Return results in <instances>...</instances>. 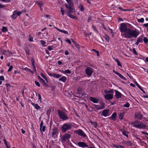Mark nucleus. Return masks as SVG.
<instances>
[{
	"label": "nucleus",
	"instance_id": "26",
	"mask_svg": "<svg viewBox=\"0 0 148 148\" xmlns=\"http://www.w3.org/2000/svg\"><path fill=\"white\" fill-rule=\"evenodd\" d=\"M124 144L125 145H127L128 146H131L132 145V144L131 142L129 141L124 142Z\"/></svg>",
	"mask_w": 148,
	"mask_h": 148
},
{
	"label": "nucleus",
	"instance_id": "31",
	"mask_svg": "<svg viewBox=\"0 0 148 148\" xmlns=\"http://www.w3.org/2000/svg\"><path fill=\"white\" fill-rule=\"evenodd\" d=\"M61 76V75H60L59 74H53V77L56 78H58L60 77Z\"/></svg>",
	"mask_w": 148,
	"mask_h": 148
},
{
	"label": "nucleus",
	"instance_id": "21",
	"mask_svg": "<svg viewBox=\"0 0 148 148\" xmlns=\"http://www.w3.org/2000/svg\"><path fill=\"white\" fill-rule=\"evenodd\" d=\"M120 130L122 132V134L123 135L126 136L127 138L128 137V136L127 134V133L128 134V132L125 130H123V129H120Z\"/></svg>",
	"mask_w": 148,
	"mask_h": 148
},
{
	"label": "nucleus",
	"instance_id": "46",
	"mask_svg": "<svg viewBox=\"0 0 148 148\" xmlns=\"http://www.w3.org/2000/svg\"><path fill=\"white\" fill-rule=\"evenodd\" d=\"M35 83L36 85L37 86H38L39 87L40 86V85L39 82H37V81H35Z\"/></svg>",
	"mask_w": 148,
	"mask_h": 148
},
{
	"label": "nucleus",
	"instance_id": "17",
	"mask_svg": "<svg viewBox=\"0 0 148 148\" xmlns=\"http://www.w3.org/2000/svg\"><path fill=\"white\" fill-rule=\"evenodd\" d=\"M115 97L118 99L121 97V94L117 90H115Z\"/></svg>",
	"mask_w": 148,
	"mask_h": 148
},
{
	"label": "nucleus",
	"instance_id": "38",
	"mask_svg": "<svg viewBox=\"0 0 148 148\" xmlns=\"http://www.w3.org/2000/svg\"><path fill=\"white\" fill-rule=\"evenodd\" d=\"M91 123L95 127H96L97 126V123L96 122L90 121Z\"/></svg>",
	"mask_w": 148,
	"mask_h": 148
},
{
	"label": "nucleus",
	"instance_id": "14",
	"mask_svg": "<svg viewBox=\"0 0 148 148\" xmlns=\"http://www.w3.org/2000/svg\"><path fill=\"white\" fill-rule=\"evenodd\" d=\"M135 117L138 119H141L143 116V115L138 112L134 114Z\"/></svg>",
	"mask_w": 148,
	"mask_h": 148
},
{
	"label": "nucleus",
	"instance_id": "62",
	"mask_svg": "<svg viewBox=\"0 0 148 148\" xmlns=\"http://www.w3.org/2000/svg\"><path fill=\"white\" fill-rule=\"evenodd\" d=\"M143 26L145 27H148V23L144 24H143Z\"/></svg>",
	"mask_w": 148,
	"mask_h": 148
},
{
	"label": "nucleus",
	"instance_id": "4",
	"mask_svg": "<svg viewBox=\"0 0 148 148\" xmlns=\"http://www.w3.org/2000/svg\"><path fill=\"white\" fill-rule=\"evenodd\" d=\"M72 128L71 125L68 123L64 124L62 127V132H65L67 130L70 129Z\"/></svg>",
	"mask_w": 148,
	"mask_h": 148
},
{
	"label": "nucleus",
	"instance_id": "50",
	"mask_svg": "<svg viewBox=\"0 0 148 148\" xmlns=\"http://www.w3.org/2000/svg\"><path fill=\"white\" fill-rule=\"evenodd\" d=\"M92 20V17L90 16H89L88 17V22H89L90 21H91Z\"/></svg>",
	"mask_w": 148,
	"mask_h": 148
},
{
	"label": "nucleus",
	"instance_id": "48",
	"mask_svg": "<svg viewBox=\"0 0 148 148\" xmlns=\"http://www.w3.org/2000/svg\"><path fill=\"white\" fill-rule=\"evenodd\" d=\"M116 148H123V147L121 145H116L114 146Z\"/></svg>",
	"mask_w": 148,
	"mask_h": 148
},
{
	"label": "nucleus",
	"instance_id": "60",
	"mask_svg": "<svg viewBox=\"0 0 148 148\" xmlns=\"http://www.w3.org/2000/svg\"><path fill=\"white\" fill-rule=\"evenodd\" d=\"M66 42H68L69 44H71V41L69 40L66 39Z\"/></svg>",
	"mask_w": 148,
	"mask_h": 148
},
{
	"label": "nucleus",
	"instance_id": "20",
	"mask_svg": "<svg viewBox=\"0 0 148 148\" xmlns=\"http://www.w3.org/2000/svg\"><path fill=\"white\" fill-rule=\"evenodd\" d=\"M17 16H18L17 15V11H14L13 14L11 16V17L12 18H13L14 19H15L16 18Z\"/></svg>",
	"mask_w": 148,
	"mask_h": 148
},
{
	"label": "nucleus",
	"instance_id": "24",
	"mask_svg": "<svg viewBox=\"0 0 148 148\" xmlns=\"http://www.w3.org/2000/svg\"><path fill=\"white\" fill-rule=\"evenodd\" d=\"M66 77L63 76L59 79L60 81H62L63 82H65L66 80Z\"/></svg>",
	"mask_w": 148,
	"mask_h": 148
},
{
	"label": "nucleus",
	"instance_id": "35",
	"mask_svg": "<svg viewBox=\"0 0 148 148\" xmlns=\"http://www.w3.org/2000/svg\"><path fill=\"white\" fill-rule=\"evenodd\" d=\"M68 15L69 17H70V18H73V19L75 18L76 19H77L76 18H75V16H73V15L69 13V12H68Z\"/></svg>",
	"mask_w": 148,
	"mask_h": 148
},
{
	"label": "nucleus",
	"instance_id": "7",
	"mask_svg": "<svg viewBox=\"0 0 148 148\" xmlns=\"http://www.w3.org/2000/svg\"><path fill=\"white\" fill-rule=\"evenodd\" d=\"M76 133L79 135L83 137H86V135L85 134L84 132L81 129H79L78 130H77L76 131Z\"/></svg>",
	"mask_w": 148,
	"mask_h": 148
},
{
	"label": "nucleus",
	"instance_id": "28",
	"mask_svg": "<svg viewBox=\"0 0 148 148\" xmlns=\"http://www.w3.org/2000/svg\"><path fill=\"white\" fill-rule=\"evenodd\" d=\"M40 82L44 86H48V85H47L46 83L45 82V81L42 79H41L40 80Z\"/></svg>",
	"mask_w": 148,
	"mask_h": 148
},
{
	"label": "nucleus",
	"instance_id": "15",
	"mask_svg": "<svg viewBox=\"0 0 148 148\" xmlns=\"http://www.w3.org/2000/svg\"><path fill=\"white\" fill-rule=\"evenodd\" d=\"M113 72L115 74L118 75L122 79L124 80L126 79V78L125 77H124L122 75L120 74L119 73L116 71L115 70H113Z\"/></svg>",
	"mask_w": 148,
	"mask_h": 148
},
{
	"label": "nucleus",
	"instance_id": "41",
	"mask_svg": "<svg viewBox=\"0 0 148 148\" xmlns=\"http://www.w3.org/2000/svg\"><path fill=\"white\" fill-rule=\"evenodd\" d=\"M25 50L26 52L27 53V54L28 55H29V50L28 49V48L27 47V48H25Z\"/></svg>",
	"mask_w": 148,
	"mask_h": 148
},
{
	"label": "nucleus",
	"instance_id": "5",
	"mask_svg": "<svg viewBox=\"0 0 148 148\" xmlns=\"http://www.w3.org/2000/svg\"><path fill=\"white\" fill-rule=\"evenodd\" d=\"M70 136L71 135L69 134H65L61 138V139L63 142H65L70 138Z\"/></svg>",
	"mask_w": 148,
	"mask_h": 148
},
{
	"label": "nucleus",
	"instance_id": "40",
	"mask_svg": "<svg viewBox=\"0 0 148 148\" xmlns=\"http://www.w3.org/2000/svg\"><path fill=\"white\" fill-rule=\"evenodd\" d=\"M130 106V104L128 103L127 102L123 105V106L126 108H128Z\"/></svg>",
	"mask_w": 148,
	"mask_h": 148
},
{
	"label": "nucleus",
	"instance_id": "11",
	"mask_svg": "<svg viewBox=\"0 0 148 148\" xmlns=\"http://www.w3.org/2000/svg\"><path fill=\"white\" fill-rule=\"evenodd\" d=\"M58 127H54L52 129V136L55 135L56 133L58 132Z\"/></svg>",
	"mask_w": 148,
	"mask_h": 148
},
{
	"label": "nucleus",
	"instance_id": "59",
	"mask_svg": "<svg viewBox=\"0 0 148 148\" xmlns=\"http://www.w3.org/2000/svg\"><path fill=\"white\" fill-rule=\"evenodd\" d=\"M81 96H83L85 98L86 96V95L85 93H82L81 94Z\"/></svg>",
	"mask_w": 148,
	"mask_h": 148
},
{
	"label": "nucleus",
	"instance_id": "36",
	"mask_svg": "<svg viewBox=\"0 0 148 148\" xmlns=\"http://www.w3.org/2000/svg\"><path fill=\"white\" fill-rule=\"evenodd\" d=\"M137 21L139 23H143L144 21V19L143 18H141L140 19H138Z\"/></svg>",
	"mask_w": 148,
	"mask_h": 148
},
{
	"label": "nucleus",
	"instance_id": "54",
	"mask_svg": "<svg viewBox=\"0 0 148 148\" xmlns=\"http://www.w3.org/2000/svg\"><path fill=\"white\" fill-rule=\"evenodd\" d=\"M0 1L3 2H5L6 3L9 2H10L11 0H0Z\"/></svg>",
	"mask_w": 148,
	"mask_h": 148
},
{
	"label": "nucleus",
	"instance_id": "12",
	"mask_svg": "<svg viewBox=\"0 0 148 148\" xmlns=\"http://www.w3.org/2000/svg\"><path fill=\"white\" fill-rule=\"evenodd\" d=\"M78 145L80 147H88V145L83 142H79L77 143Z\"/></svg>",
	"mask_w": 148,
	"mask_h": 148
},
{
	"label": "nucleus",
	"instance_id": "27",
	"mask_svg": "<svg viewBox=\"0 0 148 148\" xmlns=\"http://www.w3.org/2000/svg\"><path fill=\"white\" fill-rule=\"evenodd\" d=\"M94 106L95 108L97 110H99L102 108V106H100L99 105L95 104L94 105Z\"/></svg>",
	"mask_w": 148,
	"mask_h": 148
},
{
	"label": "nucleus",
	"instance_id": "51",
	"mask_svg": "<svg viewBox=\"0 0 148 148\" xmlns=\"http://www.w3.org/2000/svg\"><path fill=\"white\" fill-rule=\"evenodd\" d=\"M123 115L122 113H120L119 114V118L120 119H122L123 118Z\"/></svg>",
	"mask_w": 148,
	"mask_h": 148
},
{
	"label": "nucleus",
	"instance_id": "13",
	"mask_svg": "<svg viewBox=\"0 0 148 148\" xmlns=\"http://www.w3.org/2000/svg\"><path fill=\"white\" fill-rule=\"evenodd\" d=\"M2 54L3 55H5L8 57L13 54V53L12 52H10L8 51H6L5 50L3 51Z\"/></svg>",
	"mask_w": 148,
	"mask_h": 148
},
{
	"label": "nucleus",
	"instance_id": "37",
	"mask_svg": "<svg viewBox=\"0 0 148 148\" xmlns=\"http://www.w3.org/2000/svg\"><path fill=\"white\" fill-rule=\"evenodd\" d=\"M59 31L62 33H64L66 34H68V33L65 30H62L61 29H59Z\"/></svg>",
	"mask_w": 148,
	"mask_h": 148
},
{
	"label": "nucleus",
	"instance_id": "34",
	"mask_svg": "<svg viewBox=\"0 0 148 148\" xmlns=\"http://www.w3.org/2000/svg\"><path fill=\"white\" fill-rule=\"evenodd\" d=\"M115 60L117 63V65L119 66H120L121 67H122V65L120 62L119 60L118 59H115Z\"/></svg>",
	"mask_w": 148,
	"mask_h": 148
},
{
	"label": "nucleus",
	"instance_id": "32",
	"mask_svg": "<svg viewBox=\"0 0 148 148\" xmlns=\"http://www.w3.org/2000/svg\"><path fill=\"white\" fill-rule=\"evenodd\" d=\"M2 31L3 32H6L8 31V30L6 27H3L2 28Z\"/></svg>",
	"mask_w": 148,
	"mask_h": 148
},
{
	"label": "nucleus",
	"instance_id": "49",
	"mask_svg": "<svg viewBox=\"0 0 148 148\" xmlns=\"http://www.w3.org/2000/svg\"><path fill=\"white\" fill-rule=\"evenodd\" d=\"M137 41H138L139 43L140 42H143V39L139 38H138Z\"/></svg>",
	"mask_w": 148,
	"mask_h": 148
},
{
	"label": "nucleus",
	"instance_id": "57",
	"mask_svg": "<svg viewBox=\"0 0 148 148\" xmlns=\"http://www.w3.org/2000/svg\"><path fill=\"white\" fill-rule=\"evenodd\" d=\"M0 80L2 81H3L4 80V78L3 76L2 75L0 76Z\"/></svg>",
	"mask_w": 148,
	"mask_h": 148
},
{
	"label": "nucleus",
	"instance_id": "16",
	"mask_svg": "<svg viewBox=\"0 0 148 148\" xmlns=\"http://www.w3.org/2000/svg\"><path fill=\"white\" fill-rule=\"evenodd\" d=\"M140 121H136L134 122H132L131 123V124L134 127L137 128V126H138L139 124L140 123Z\"/></svg>",
	"mask_w": 148,
	"mask_h": 148
},
{
	"label": "nucleus",
	"instance_id": "53",
	"mask_svg": "<svg viewBox=\"0 0 148 148\" xmlns=\"http://www.w3.org/2000/svg\"><path fill=\"white\" fill-rule=\"evenodd\" d=\"M46 128V127L45 126H43L42 127V132H44L45 131Z\"/></svg>",
	"mask_w": 148,
	"mask_h": 148
},
{
	"label": "nucleus",
	"instance_id": "25",
	"mask_svg": "<svg viewBox=\"0 0 148 148\" xmlns=\"http://www.w3.org/2000/svg\"><path fill=\"white\" fill-rule=\"evenodd\" d=\"M78 8L81 11H83L84 10V6L82 4H80L79 5Z\"/></svg>",
	"mask_w": 148,
	"mask_h": 148
},
{
	"label": "nucleus",
	"instance_id": "23",
	"mask_svg": "<svg viewBox=\"0 0 148 148\" xmlns=\"http://www.w3.org/2000/svg\"><path fill=\"white\" fill-rule=\"evenodd\" d=\"M31 104L37 110H38L40 108V107L39 106L38 104H35L34 103H31Z\"/></svg>",
	"mask_w": 148,
	"mask_h": 148
},
{
	"label": "nucleus",
	"instance_id": "63",
	"mask_svg": "<svg viewBox=\"0 0 148 148\" xmlns=\"http://www.w3.org/2000/svg\"><path fill=\"white\" fill-rule=\"evenodd\" d=\"M69 53L67 51H66L65 52V54L66 55H68L69 54Z\"/></svg>",
	"mask_w": 148,
	"mask_h": 148
},
{
	"label": "nucleus",
	"instance_id": "64",
	"mask_svg": "<svg viewBox=\"0 0 148 148\" xmlns=\"http://www.w3.org/2000/svg\"><path fill=\"white\" fill-rule=\"evenodd\" d=\"M22 12H18L17 11V16H19L21 14Z\"/></svg>",
	"mask_w": 148,
	"mask_h": 148
},
{
	"label": "nucleus",
	"instance_id": "55",
	"mask_svg": "<svg viewBox=\"0 0 148 148\" xmlns=\"http://www.w3.org/2000/svg\"><path fill=\"white\" fill-rule=\"evenodd\" d=\"M133 53L137 55L136 51L134 48L133 49Z\"/></svg>",
	"mask_w": 148,
	"mask_h": 148
},
{
	"label": "nucleus",
	"instance_id": "45",
	"mask_svg": "<svg viewBox=\"0 0 148 148\" xmlns=\"http://www.w3.org/2000/svg\"><path fill=\"white\" fill-rule=\"evenodd\" d=\"M24 69L25 70H28V71L30 72L31 73H32L33 74L34 73V72L33 71H32L30 69H28L27 68H26Z\"/></svg>",
	"mask_w": 148,
	"mask_h": 148
},
{
	"label": "nucleus",
	"instance_id": "61",
	"mask_svg": "<svg viewBox=\"0 0 148 148\" xmlns=\"http://www.w3.org/2000/svg\"><path fill=\"white\" fill-rule=\"evenodd\" d=\"M48 49L49 50H52L53 49L51 46H49L48 47Z\"/></svg>",
	"mask_w": 148,
	"mask_h": 148
},
{
	"label": "nucleus",
	"instance_id": "9",
	"mask_svg": "<svg viewBox=\"0 0 148 148\" xmlns=\"http://www.w3.org/2000/svg\"><path fill=\"white\" fill-rule=\"evenodd\" d=\"M105 98L108 100L112 99L113 98V95L107 93L104 95Z\"/></svg>",
	"mask_w": 148,
	"mask_h": 148
},
{
	"label": "nucleus",
	"instance_id": "10",
	"mask_svg": "<svg viewBox=\"0 0 148 148\" xmlns=\"http://www.w3.org/2000/svg\"><path fill=\"white\" fill-rule=\"evenodd\" d=\"M137 128H139L140 129H144L146 128L147 127L146 125L144 124L143 123H142L141 122H140L138 126H137Z\"/></svg>",
	"mask_w": 148,
	"mask_h": 148
},
{
	"label": "nucleus",
	"instance_id": "52",
	"mask_svg": "<svg viewBox=\"0 0 148 148\" xmlns=\"http://www.w3.org/2000/svg\"><path fill=\"white\" fill-rule=\"evenodd\" d=\"M61 12H62V15H64V13L65 12V11L63 10V8H61Z\"/></svg>",
	"mask_w": 148,
	"mask_h": 148
},
{
	"label": "nucleus",
	"instance_id": "56",
	"mask_svg": "<svg viewBox=\"0 0 148 148\" xmlns=\"http://www.w3.org/2000/svg\"><path fill=\"white\" fill-rule=\"evenodd\" d=\"M12 68H13V66H12L11 65L10 66V67L8 70V71L10 72V71H11L12 70Z\"/></svg>",
	"mask_w": 148,
	"mask_h": 148
},
{
	"label": "nucleus",
	"instance_id": "42",
	"mask_svg": "<svg viewBox=\"0 0 148 148\" xmlns=\"http://www.w3.org/2000/svg\"><path fill=\"white\" fill-rule=\"evenodd\" d=\"M143 40L144 41V42L146 43H147L148 42V39L146 37H145L144 38Z\"/></svg>",
	"mask_w": 148,
	"mask_h": 148
},
{
	"label": "nucleus",
	"instance_id": "6",
	"mask_svg": "<svg viewBox=\"0 0 148 148\" xmlns=\"http://www.w3.org/2000/svg\"><path fill=\"white\" fill-rule=\"evenodd\" d=\"M85 72L88 76H91L92 72V69L90 67L87 68L85 70Z\"/></svg>",
	"mask_w": 148,
	"mask_h": 148
},
{
	"label": "nucleus",
	"instance_id": "19",
	"mask_svg": "<svg viewBox=\"0 0 148 148\" xmlns=\"http://www.w3.org/2000/svg\"><path fill=\"white\" fill-rule=\"evenodd\" d=\"M116 114L115 112H114L113 113L111 116L110 117V119L115 121L116 119Z\"/></svg>",
	"mask_w": 148,
	"mask_h": 148
},
{
	"label": "nucleus",
	"instance_id": "18",
	"mask_svg": "<svg viewBox=\"0 0 148 148\" xmlns=\"http://www.w3.org/2000/svg\"><path fill=\"white\" fill-rule=\"evenodd\" d=\"M31 62L32 63V64L33 68V69L34 71L35 72H36V68L35 67V62L34 59L33 58H32L31 59Z\"/></svg>",
	"mask_w": 148,
	"mask_h": 148
},
{
	"label": "nucleus",
	"instance_id": "43",
	"mask_svg": "<svg viewBox=\"0 0 148 148\" xmlns=\"http://www.w3.org/2000/svg\"><path fill=\"white\" fill-rule=\"evenodd\" d=\"M43 123L42 121H41V122L40 124V130L41 132H42V126H43Z\"/></svg>",
	"mask_w": 148,
	"mask_h": 148
},
{
	"label": "nucleus",
	"instance_id": "33",
	"mask_svg": "<svg viewBox=\"0 0 148 148\" xmlns=\"http://www.w3.org/2000/svg\"><path fill=\"white\" fill-rule=\"evenodd\" d=\"M62 72L63 73L70 74L71 73V71L69 70H66L65 71H62Z\"/></svg>",
	"mask_w": 148,
	"mask_h": 148
},
{
	"label": "nucleus",
	"instance_id": "39",
	"mask_svg": "<svg viewBox=\"0 0 148 148\" xmlns=\"http://www.w3.org/2000/svg\"><path fill=\"white\" fill-rule=\"evenodd\" d=\"M40 41L42 44V45L43 47H45L46 46L45 45V44L46 43V42L45 41H44L43 40H40Z\"/></svg>",
	"mask_w": 148,
	"mask_h": 148
},
{
	"label": "nucleus",
	"instance_id": "8",
	"mask_svg": "<svg viewBox=\"0 0 148 148\" xmlns=\"http://www.w3.org/2000/svg\"><path fill=\"white\" fill-rule=\"evenodd\" d=\"M109 109H105L102 111V115L105 117L108 116L110 115Z\"/></svg>",
	"mask_w": 148,
	"mask_h": 148
},
{
	"label": "nucleus",
	"instance_id": "44",
	"mask_svg": "<svg viewBox=\"0 0 148 148\" xmlns=\"http://www.w3.org/2000/svg\"><path fill=\"white\" fill-rule=\"evenodd\" d=\"M40 75L43 78H44V79H45L46 80H47V78L42 73H41L40 74Z\"/></svg>",
	"mask_w": 148,
	"mask_h": 148
},
{
	"label": "nucleus",
	"instance_id": "2",
	"mask_svg": "<svg viewBox=\"0 0 148 148\" xmlns=\"http://www.w3.org/2000/svg\"><path fill=\"white\" fill-rule=\"evenodd\" d=\"M66 1L68 3V5L66 4H65V7L69 10V11L70 13L73 12L75 11V10L73 8V4L71 0H66Z\"/></svg>",
	"mask_w": 148,
	"mask_h": 148
},
{
	"label": "nucleus",
	"instance_id": "47",
	"mask_svg": "<svg viewBox=\"0 0 148 148\" xmlns=\"http://www.w3.org/2000/svg\"><path fill=\"white\" fill-rule=\"evenodd\" d=\"M105 38V39L106 40V41L108 42L109 41V37L108 36L106 35L104 37Z\"/></svg>",
	"mask_w": 148,
	"mask_h": 148
},
{
	"label": "nucleus",
	"instance_id": "29",
	"mask_svg": "<svg viewBox=\"0 0 148 148\" xmlns=\"http://www.w3.org/2000/svg\"><path fill=\"white\" fill-rule=\"evenodd\" d=\"M136 85L144 93H145V92L141 88L140 86L138 84L137 82H135Z\"/></svg>",
	"mask_w": 148,
	"mask_h": 148
},
{
	"label": "nucleus",
	"instance_id": "3",
	"mask_svg": "<svg viewBox=\"0 0 148 148\" xmlns=\"http://www.w3.org/2000/svg\"><path fill=\"white\" fill-rule=\"evenodd\" d=\"M58 114L60 119L63 120H66L68 119L65 115V113L61 110H58Z\"/></svg>",
	"mask_w": 148,
	"mask_h": 148
},
{
	"label": "nucleus",
	"instance_id": "58",
	"mask_svg": "<svg viewBox=\"0 0 148 148\" xmlns=\"http://www.w3.org/2000/svg\"><path fill=\"white\" fill-rule=\"evenodd\" d=\"M38 99L40 100V102H41V96L40 95L38 94Z\"/></svg>",
	"mask_w": 148,
	"mask_h": 148
},
{
	"label": "nucleus",
	"instance_id": "30",
	"mask_svg": "<svg viewBox=\"0 0 148 148\" xmlns=\"http://www.w3.org/2000/svg\"><path fill=\"white\" fill-rule=\"evenodd\" d=\"M36 3L39 5L40 8H41L43 4V3L42 1H37Z\"/></svg>",
	"mask_w": 148,
	"mask_h": 148
},
{
	"label": "nucleus",
	"instance_id": "1",
	"mask_svg": "<svg viewBox=\"0 0 148 148\" xmlns=\"http://www.w3.org/2000/svg\"><path fill=\"white\" fill-rule=\"evenodd\" d=\"M119 29L121 32H124L123 35L125 38H130L131 37H136L139 34V32L136 30H133L127 28L126 24H121Z\"/></svg>",
	"mask_w": 148,
	"mask_h": 148
},
{
	"label": "nucleus",
	"instance_id": "22",
	"mask_svg": "<svg viewBox=\"0 0 148 148\" xmlns=\"http://www.w3.org/2000/svg\"><path fill=\"white\" fill-rule=\"evenodd\" d=\"M90 100L94 103H97L98 102V100L97 99L92 97H90Z\"/></svg>",
	"mask_w": 148,
	"mask_h": 148
}]
</instances>
